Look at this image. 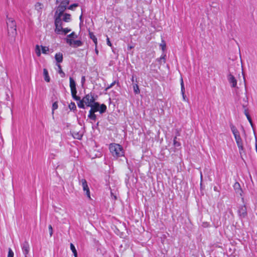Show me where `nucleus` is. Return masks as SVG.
I'll return each mask as SVG.
<instances>
[{
    "mask_svg": "<svg viewBox=\"0 0 257 257\" xmlns=\"http://www.w3.org/2000/svg\"><path fill=\"white\" fill-rule=\"evenodd\" d=\"M78 6V4H73L72 5H71L70 6H68V9L70 10H73L74 8L77 7Z\"/></svg>",
    "mask_w": 257,
    "mask_h": 257,
    "instance_id": "34",
    "label": "nucleus"
},
{
    "mask_svg": "<svg viewBox=\"0 0 257 257\" xmlns=\"http://www.w3.org/2000/svg\"><path fill=\"white\" fill-rule=\"evenodd\" d=\"M92 110H90L88 115V117L93 120H95L96 118V116Z\"/></svg>",
    "mask_w": 257,
    "mask_h": 257,
    "instance_id": "22",
    "label": "nucleus"
},
{
    "mask_svg": "<svg viewBox=\"0 0 257 257\" xmlns=\"http://www.w3.org/2000/svg\"><path fill=\"white\" fill-rule=\"evenodd\" d=\"M111 196L113 197L114 199L115 200L116 199V196L113 194V193L111 192Z\"/></svg>",
    "mask_w": 257,
    "mask_h": 257,
    "instance_id": "43",
    "label": "nucleus"
},
{
    "mask_svg": "<svg viewBox=\"0 0 257 257\" xmlns=\"http://www.w3.org/2000/svg\"><path fill=\"white\" fill-rule=\"evenodd\" d=\"M8 31L9 35L14 36L17 34L16 24L12 18H8L7 21Z\"/></svg>",
    "mask_w": 257,
    "mask_h": 257,
    "instance_id": "4",
    "label": "nucleus"
},
{
    "mask_svg": "<svg viewBox=\"0 0 257 257\" xmlns=\"http://www.w3.org/2000/svg\"><path fill=\"white\" fill-rule=\"evenodd\" d=\"M70 81V87L71 89V92L72 94V98L75 100H78L80 99V97L76 95L77 90L76 88V83L75 81L72 77L69 78Z\"/></svg>",
    "mask_w": 257,
    "mask_h": 257,
    "instance_id": "8",
    "label": "nucleus"
},
{
    "mask_svg": "<svg viewBox=\"0 0 257 257\" xmlns=\"http://www.w3.org/2000/svg\"><path fill=\"white\" fill-rule=\"evenodd\" d=\"M79 101L77 102L78 106L79 108L84 109L85 104L89 107L95 101L94 95L91 93L86 94L82 99L78 100Z\"/></svg>",
    "mask_w": 257,
    "mask_h": 257,
    "instance_id": "1",
    "label": "nucleus"
},
{
    "mask_svg": "<svg viewBox=\"0 0 257 257\" xmlns=\"http://www.w3.org/2000/svg\"><path fill=\"white\" fill-rule=\"evenodd\" d=\"M59 70L58 73L60 74L61 77H64L65 76V73L62 71L61 65L60 64L57 65Z\"/></svg>",
    "mask_w": 257,
    "mask_h": 257,
    "instance_id": "26",
    "label": "nucleus"
},
{
    "mask_svg": "<svg viewBox=\"0 0 257 257\" xmlns=\"http://www.w3.org/2000/svg\"><path fill=\"white\" fill-rule=\"evenodd\" d=\"M133 88H134V92L135 93V94L140 93V89H139V86L136 83L133 85Z\"/></svg>",
    "mask_w": 257,
    "mask_h": 257,
    "instance_id": "24",
    "label": "nucleus"
},
{
    "mask_svg": "<svg viewBox=\"0 0 257 257\" xmlns=\"http://www.w3.org/2000/svg\"><path fill=\"white\" fill-rule=\"evenodd\" d=\"M8 257H14V252L11 248L9 249Z\"/></svg>",
    "mask_w": 257,
    "mask_h": 257,
    "instance_id": "37",
    "label": "nucleus"
},
{
    "mask_svg": "<svg viewBox=\"0 0 257 257\" xmlns=\"http://www.w3.org/2000/svg\"><path fill=\"white\" fill-rule=\"evenodd\" d=\"M35 52L37 56L40 57L41 56V53L40 50V46L38 45L36 46Z\"/></svg>",
    "mask_w": 257,
    "mask_h": 257,
    "instance_id": "25",
    "label": "nucleus"
},
{
    "mask_svg": "<svg viewBox=\"0 0 257 257\" xmlns=\"http://www.w3.org/2000/svg\"><path fill=\"white\" fill-rule=\"evenodd\" d=\"M48 228H49V230L50 236H52V235L53 234V228H52V225H49L48 226Z\"/></svg>",
    "mask_w": 257,
    "mask_h": 257,
    "instance_id": "38",
    "label": "nucleus"
},
{
    "mask_svg": "<svg viewBox=\"0 0 257 257\" xmlns=\"http://www.w3.org/2000/svg\"><path fill=\"white\" fill-rule=\"evenodd\" d=\"M65 41L67 44H68L70 46H72L73 43V42L74 41V39L66 37L65 38Z\"/></svg>",
    "mask_w": 257,
    "mask_h": 257,
    "instance_id": "27",
    "label": "nucleus"
},
{
    "mask_svg": "<svg viewBox=\"0 0 257 257\" xmlns=\"http://www.w3.org/2000/svg\"><path fill=\"white\" fill-rule=\"evenodd\" d=\"M173 144L175 147H179L180 143L177 141V137H175L173 140Z\"/></svg>",
    "mask_w": 257,
    "mask_h": 257,
    "instance_id": "35",
    "label": "nucleus"
},
{
    "mask_svg": "<svg viewBox=\"0 0 257 257\" xmlns=\"http://www.w3.org/2000/svg\"><path fill=\"white\" fill-rule=\"evenodd\" d=\"M70 248H71L72 252L73 253L74 256L75 257L77 256V251L75 249L74 245L72 243L70 244Z\"/></svg>",
    "mask_w": 257,
    "mask_h": 257,
    "instance_id": "28",
    "label": "nucleus"
},
{
    "mask_svg": "<svg viewBox=\"0 0 257 257\" xmlns=\"http://www.w3.org/2000/svg\"><path fill=\"white\" fill-rule=\"evenodd\" d=\"M131 80H132V82H134V76H132V79H131Z\"/></svg>",
    "mask_w": 257,
    "mask_h": 257,
    "instance_id": "45",
    "label": "nucleus"
},
{
    "mask_svg": "<svg viewBox=\"0 0 257 257\" xmlns=\"http://www.w3.org/2000/svg\"><path fill=\"white\" fill-rule=\"evenodd\" d=\"M69 107L71 110H75L76 109V106L74 102H71L69 105Z\"/></svg>",
    "mask_w": 257,
    "mask_h": 257,
    "instance_id": "32",
    "label": "nucleus"
},
{
    "mask_svg": "<svg viewBox=\"0 0 257 257\" xmlns=\"http://www.w3.org/2000/svg\"><path fill=\"white\" fill-rule=\"evenodd\" d=\"M89 35L90 38L93 41V42L94 43L95 45H97V40L95 36L93 34L92 32H89Z\"/></svg>",
    "mask_w": 257,
    "mask_h": 257,
    "instance_id": "21",
    "label": "nucleus"
},
{
    "mask_svg": "<svg viewBox=\"0 0 257 257\" xmlns=\"http://www.w3.org/2000/svg\"><path fill=\"white\" fill-rule=\"evenodd\" d=\"M214 190L215 191H216V187H214Z\"/></svg>",
    "mask_w": 257,
    "mask_h": 257,
    "instance_id": "47",
    "label": "nucleus"
},
{
    "mask_svg": "<svg viewBox=\"0 0 257 257\" xmlns=\"http://www.w3.org/2000/svg\"><path fill=\"white\" fill-rule=\"evenodd\" d=\"M165 56L166 55H164L163 56H161V57L158 59L159 62L162 64V63H165L166 60H165Z\"/></svg>",
    "mask_w": 257,
    "mask_h": 257,
    "instance_id": "30",
    "label": "nucleus"
},
{
    "mask_svg": "<svg viewBox=\"0 0 257 257\" xmlns=\"http://www.w3.org/2000/svg\"><path fill=\"white\" fill-rule=\"evenodd\" d=\"M89 107H91L90 110L94 112L99 111L100 113H102L106 110V106L105 104H102L100 105L98 102L95 101Z\"/></svg>",
    "mask_w": 257,
    "mask_h": 257,
    "instance_id": "6",
    "label": "nucleus"
},
{
    "mask_svg": "<svg viewBox=\"0 0 257 257\" xmlns=\"http://www.w3.org/2000/svg\"><path fill=\"white\" fill-rule=\"evenodd\" d=\"M202 174L201 173V178H202Z\"/></svg>",
    "mask_w": 257,
    "mask_h": 257,
    "instance_id": "48",
    "label": "nucleus"
},
{
    "mask_svg": "<svg viewBox=\"0 0 257 257\" xmlns=\"http://www.w3.org/2000/svg\"><path fill=\"white\" fill-rule=\"evenodd\" d=\"M227 79L231 84V87H235L237 85V81L235 77L231 74H229L227 75Z\"/></svg>",
    "mask_w": 257,
    "mask_h": 257,
    "instance_id": "11",
    "label": "nucleus"
},
{
    "mask_svg": "<svg viewBox=\"0 0 257 257\" xmlns=\"http://www.w3.org/2000/svg\"><path fill=\"white\" fill-rule=\"evenodd\" d=\"M106 42H107V44L110 46V47H111L112 46V44L109 40V39L108 37H107V39H106Z\"/></svg>",
    "mask_w": 257,
    "mask_h": 257,
    "instance_id": "40",
    "label": "nucleus"
},
{
    "mask_svg": "<svg viewBox=\"0 0 257 257\" xmlns=\"http://www.w3.org/2000/svg\"><path fill=\"white\" fill-rule=\"evenodd\" d=\"M238 213L241 218H244L246 217V208L244 205H242L239 208Z\"/></svg>",
    "mask_w": 257,
    "mask_h": 257,
    "instance_id": "10",
    "label": "nucleus"
},
{
    "mask_svg": "<svg viewBox=\"0 0 257 257\" xmlns=\"http://www.w3.org/2000/svg\"><path fill=\"white\" fill-rule=\"evenodd\" d=\"M55 32L57 34L65 35L71 31V29L68 28H63L62 21H59L58 23L55 22Z\"/></svg>",
    "mask_w": 257,
    "mask_h": 257,
    "instance_id": "5",
    "label": "nucleus"
},
{
    "mask_svg": "<svg viewBox=\"0 0 257 257\" xmlns=\"http://www.w3.org/2000/svg\"><path fill=\"white\" fill-rule=\"evenodd\" d=\"M85 82V76H83L81 77V84L82 86L84 85Z\"/></svg>",
    "mask_w": 257,
    "mask_h": 257,
    "instance_id": "39",
    "label": "nucleus"
},
{
    "mask_svg": "<svg viewBox=\"0 0 257 257\" xmlns=\"http://www.w3.org/2000/svg\"><path fill=\"white\" fill-rule=\"evenodd\" d=\"M80 183H81L83 190L85 192V194L89 199H91L89 188L88 186L87 181L85 179H82L80 180Z\"/></svg>",
    "mask_w": 257,
    "mask_h": 257,
    "instance_id": "9",
    "label": "nucleus"
},
{
    "mask_svg": "<svg viewBox=\"0 0 257 257\" xmlns=\"http://www.w3.org/2000/svg\"><path fill=\"white\" fill-rule=\"evenodd\" d=\"M181 93L183 96V100H185V87L184 85L183 80L182 78L181 79Z\"/></svg>",
    "mask_w": 257,
    "mask_h": 257,
    "instance_id": "19",
    "label": "nucleus"
},
{
    "mask_svg": "<svg viewBox=\"0 0 257 257\" xmlns=\"http://www.w3.org/2000/svg\"><path fill=\"white\" fill-rule=\"evenodd\" d=\"M67 37L71 38L72 39H76L77 38V35L75 34V32H72L70 34L67 35Z\"/></svg>",
    "mask_w": 257,
    "mask_h": 257,
    "instance_id": "31",
    "label": "nucleus"
},
{
    "mask_svg": "<svg viewBox=\"0 0 257 257\" xmlns=\"http://www.w3.org/2000/svg\"><path fill=\"white\" fill-rule=\"evenodd\" d=\"M70 1L69 0H63L60 4V6H61L64 8L66 9H68V5L69 4Z\"/></svg>",
    "mask_w": 257,
    "mask_h": 257,
    "instance_id": "18",
    "label": "nucleus"
},
{
    "mask_svg": "<svg viewBox=\"0 0 257 257\" xmlns=\"http://www.w3.org/2000/svg\"><path fill=\"white\" fill-rule=\"evenodd\" d=\"M41 47L42 48V53L45 54H47L49 50V48L48 47L43 46H41Z\"/></svg>",
    "mask_w": 257,
    "mask_h": 257,
    "instance_id": "29",
    "label": "nucleus"
},
{
    "mask_svg": "<svg viewBox=\"0 0 257 257\" xmlns=\"http://www.w3.org/2000/svg\"><path fill=\"white\" fill-rule=\"evenodd\" d=\"M25 257H27V255H25Z\"/></svg>",
    "mask_w": 257,
    "mask_h": 257,
    "instance_id": "49",
    "label": "nucleus"
},
{
    "mask_svg": "<svg viewBox=\"0 0 257 257\" xmlns=\"http://www.w3.org/2000/svg\"><path fill=\"white\" fill-rule=\"evenodd\" d=\"M116 83V81H114L112 83H111L110 85L107 87V89L111 88Z\"/></svg>",
    "mask_w": 257,
    "mask_h": 257,
    "instance_id": "42",
    "label": "nucleus"
},
{
    "mask_svg": "<svg viewBox=\"0 0 257 257\" xmlns=\"http://www.w3.org/2000/svg\"><path fill=\"white\" fill-rule=\"evenodd\" d=\"M65 10V8H64L61 6L59 5L57 7L56 11L54 14V23L56 22L57 23H58L59 21L60 22V21H62L61 18Z\"/></svg>",
    "mask_w": 257,
    "mask_h": 257,
    "instance_id": "7",
    "label": "nucleus"
},
{
    "mask_svg": "<svg viewBox=\"0 0 257 257\" xmlns=\"http://www.w3.org/2000/svg\"><path fill=\"white\" fill-rule=\"evenodd\" d=\"M109 149L112 156L115 158L122 157L124 155V151L122 147L117 144H111Z\"/></svg>",
    "mask_w": 257,
    "mask_h": 257,
    "instance_id": "2",
    "label": "nucleus"
},
{
    "mask_svg": "<svg viewBox=\"0 0 257 257\" xmlns=\"http://www.w3.org/2000/svg\"><path fill=\"white\" fill-rule=\"evenodd\" d=\"M43 75H44L45 80L47 82H50V78L49 75L48 71L45 68H44L43 69Z\"/></svg>",
    "mask_w": 257,
    "mask_h": 257,
    "instance_id": "16",
    "label": "nucleus"
},
{
    "mask_svg": "<svg viewBox=\"0 0 257 257\" xmlns=\"http://www.w3.org/2000/svg\"><path fill=\"white\" fill-rule=\"evenodd\" d=\"M245 114H246L247 118L248 121H249L250 123L252 126V123L251 119L250 117L247 113H245Z\"/></svg>",
    "mask_w": 257,
    "mask_h": 257,
    "instance_id": "41",
    "label": "nucleus"
},
{
    "mask_svg": "<svg viewBox=\"0 0 257 257\" xmlns=\"http://www.w3.org/2000/svg\"><path fill=\"white\" fill-rule=\"evenodd\" d=\"M230 128L234 135L236 144L239 149V153L241 155L242 153L244 152L242 139L239 135L238 131L234 125H231Z\"/></svg>",
    "mask_w": 257,
    "mask_h": 257,
    "instance_id": "3",
    "label": "nucleus"
},
{
    "mask_svg": "<svg viewBox=\"0 0 257 257\" xmlns=\"http://www.w3.org/2000/svg\"><path fill=\"white\" fill-rule=\"evenodd\" d=\"M160 46L161 47L162 50L164 51L166 49V44L165 41H162V43L160 45Z\"/></svg>",
    "mask_w": 257,
    "mask_h": 257,
    "instance_id": "36",
    "label": "nucleus"
},
{
    "mask_svg": "<svg viewBox=\"0 0 257 257\" xmlns=\"http://www.w3.org/2000/svg\"><path fill=\"white\" fill-rule=\"evenodd\" d=\"M58 108L57 102H55L52 104V113H54V111Z\"/></svg>",
    "mask_w": 257,
    "mask_h": 257,
    "instance_id": "33",
    "label": "nucleus"
},
{
    "mask_svg": "<svg viewBox=\"0 0 257 257\" xmlns=\"http://www.w3.org/2000/svg\"><path fill=\"white\" fill-rule=\"evenodd\" d=\"M22 249L25 255H27L29 253L30 250V246L28 241H25L22 244Z\"/></svg>",
    "mask_w": 257,
    "mask_h": 257,
    "instance_id": "12",
    "label": "nucleus"
},
{
    "mask_svg": "<svg viewBox=\"0 0 257 257\" xmlns=\"http://www.w3.org/2000/svg\"><path fill=\"white\" fill-rule=\"evenodd\" d=\"M43 8V5L41 3H37L35 5V9L38 12H40Z\"/></svg>",
    "mask_w": 257,
    "mask_h": 257,
    "instance_id": "20",
    "label": "nucleus"
},
{
    "mask_svg": "<svg viewBox=\"0 0 257 257\" xmlns=\"http://www.w3.org/2000/svg\"><path fill=\"white\" fill-rule=\"evenodd\" d=\"M73 45L72 47H77L79 46H81L82 45V42L80 40H74L73 42Z\"/></svg>",
    "mask_w": 257,
    "mask_h": 257,
    "instance_id": "23",
    "label": "nucleus"
},
{
    "mask_svg": "<svg viewBox=\"0 0 257 257\" xmlns=\"http://www.w3.org/2000/svg\"><path fill=\"white\" fill-rule=\"evenodd\" d=\"M233 188L236 194L242 196V190L241 188L240 184L238 182H235L233 185Z\"/></svg>",
    "mask_w": 257,
    "mask_h": 257,
    "instance_id": "13",
    "label": "nucleus"
},
{
    "mask_svg": "<svg viewBox=\"0 0 257 257\" xmlns=\"http://www.w3.org/2000/svg\"><path fill=\"white\" fill-rule=\"evenodd\" d=\"M95 51L96 54L97 55H98V50L97 49V46H95Z\"/></svg>",
    "mask_w": 257,
    "mask_h": 257,
    "instance_id": "44",
    "label": "nucleus"
},
{
    "mask_svg": "<svg viewBox=\"0 0 257 257\" xmlns=\"http://www.w3.org/2000/svg\"><path fill=\"white\" fill-rule=\"evenodd\" d=\"M55 58L58 63L62 62L63 61V55L61 53H56Z\"/></svg>",
    "mask_w": 257,
    "mask_h": 257,
    "instance_id": "17",
    "label": "nucleus"
},
{
    "mask_svg": "<svg viewBox=\"0 0 257 257\" xmlns=\"http://www.w3.org/2000/svg\"><path fill=\"white\" fill-rule=\"evenodd\" d=\"M72 136L74 138L80 140L82 137L83 134L80 132L73 131L72 133Z\"/></svg>",
    "mask_w": 257,
    "mask_h": 257,
    "instance_id": "15",
    "label": "nucleus"
},
{
    "mask_svg": "<svg viewBox=\"0 0 257 257\" xmlns=\"http://www.w3.org/2000/svg\"><path fill=\"white\" fill-rule=\"evenodd\" d=\"M62 21L65 22H69L71 20V16L70 14L65 13L62 15Z\"/></svg>",
    "mask_w": 257,
    "mask_h": 257,
    "instance_id": "14",
    "label": "nucleus"
},
{
    "mask_svg": "<svg viewBox=\"0 0 257 257\" xmlns=\"http://www.w3.org/2000/svg\"><path fill=\"white\" fill-rule=\"evenodd\" d=\"M133 48V46H128V49H132Z\"/></svg>",
    "mask_w": 257,
    "mask_h": 257,
    "instance_id": "46",
    "label": "nucleus"
}]
</instances>
